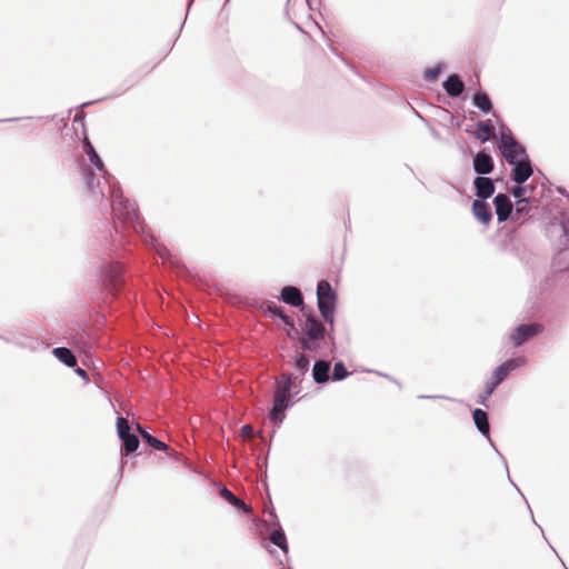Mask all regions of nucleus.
Instances as JSON below:
<instances>
[{"mask_svg":"<svg viewBox=\"0 0 569 569\" xmlns=\"http://www.w3.org/2000/svg\"><path fill=\"white\" fill-rule=\"evenodd\" d=\"M52 353L60 362L69 368H74L78 365L76 355L67 347H57L52 350Z\"/></svg>","mask_w":569,"mask_h":569,"instance_id":"nucleus-22","label":"nucleus"},{"mask_svg":"<svg viewBox=\"0 0 569 569\" xmlns=\"http://www.w3.org/2000/svg\"><path fill=\"white\" fill-rule=\"evenodd\" d=\"M509 147H518V149L523 152V146L513 137L510 129L506 126L501 127L500 140L498 143V148L502 157L509 156Z\"/></svg>","mask_w":569,"mask_h":569,"instance_id":"nucleus-12","label":"nucleus"},{"mask_svg":"<svg viewBox=\"0 0 569 569\" xmlns=\"http://www.w3.org/2000/svg\"><path fill=\"white\" fill-rule=\"evenodd\" d=\"M477 129L479 132L476 133V138L481 142H488L496 136V129L492 124L491 120L479 121L477 123Z\"/></svg>","mask_w":569,"mask_h":569,"instance_id":"nucleus-23","label":"nucleus"},{"mask_svg":"<svg viewBox=\"0 0 569 569\" xmlns=\"http://www.w3.org/2000/svg\"><path fill=\"white\" fill-rule=\"evenodd\" d=\"M349 376V371L347 370L345 363L342 361H338L333 366L332 370V380L341 381Z\"/></svg>","mask_w":569,"mask_h":569,"instance_id":"nucleus-29","label":"nucleus"},{"mask_svg":"<svg viewBox=\"0 0 569 569\" xmlns=\"http://www.w3.org/2000/svg\"><path fill=\"white\" fill-rule=\"evenodd\" d=\"M293 366L300 376H305L309 371L310 360L308 356L300 353L297 356Z\"/></svg>","mask_w":569,"mask_h":569,"instance_id":"nucleus-28","label":"nucleus"},{"mask_svg":"<svg viewBox=\"0 0 569 569\" xmlns=\"http://www.w3.org/2000/svg\"><path fill=\"white\" fill-rule=\"evenodd\" d=\"M472 103L482 113H485V114L493 113V116H496V113L493 111L492 102L487 92L480 90L477 93H475L472 97Z\"/></svg>","mask_w":569,"mask_h":569,"instance_id":"nucleus-21","label":"nucleus"},{"mask_svg":"<svg viewBox=\"0 0 569 569\" xmlns=\"http://www.w3.org/2000/svg\"><path fill=\"white\" fill-rule=\"evenodd\" d=\"M442 87L447 94L451 98L460 97L466 89L463 81L456 73L448 76V78L443 81Z\"/></svg>","mask_w":569,"mask_h":569,"instance_id":"nucleus-17","label":"nucleus"},{"mask_svg":"<svg viewBox=\"0 0 569 569\" xmlns=\"http://www.w3.org/2000/svg\"><path fill=\"white\" fill-rule=\"evenodd\" d=\"M526 363L527 359L525 357H516L506 360L493 370L491 381L499 386L511 371L525 366Z\"/></svg>","mask_w":569,"mask_h":569,"instance_id":"nucleus-9","label":"nucleus"},{"mask_svg":"<svg viewBox=\"0 0 569 569\" xmlns=\"http://www.w3.org/2000/svg\"><path fill=\"white\" fill-rule=\"evenodd\" d=\"M419 399H438V398H445L443 396H425V395H420L418 397Z\"/></svg>","mask_w":569,"mask_h":569,"instance_id":"nucleus-39","label":"nucleus"},{"mask_svg":"<svg viewBox=\"0 0 569 569\" xmlns=\"http://www.w3.org/2000/svg\"><path fill=\"white\" fill-rule=\"evenodd\" d=\"M137 429L141 436V438L152 448L160 450V451H170V448L168 445H166L163 441H161L156 436L149 433L146 431L139 423H137Z\"/></svg>","mask_w":569,"mask_h":569,"instance_id":"nucleus-24","label":"nucleus"},{"mask_svg":"<svg viewBox=\"0 0 569 569\" xmlns=\"http://www.w3.org/2000/svg\"><path fill=\"white\" fill-rule=\"evenodd\" d=\"M270 517L272 518L270 521V526L276 527V529L270 535V541L274 546L280 548L284 553H288L287 537H286L283 529L281 528V526L279 523L278 517L274 513V511L270 512Z\"/></svg>","mask_w":569,"mask_h":569,"instance_id":"nucleus-13","label":"nucleus"},{"mask_svg":"<svg viewBox=\"0 0 569 569\" xmlns=\"http://www.w3.org/2000/svg\"><path fill=\"white\" fill-rule=\"evenodd\" d=\"M74 372H76L78 376H80L81 378H83V379L88 380V373H87V371H86L84 369H82V368H80V367H77V368L74 369Z\"/></svg>","mask_w":569,"mask_h":569,"instance_id":"nucleus-36","label":"nucleus"},{"mask_svg":"<svg viewBox=\"0 0 569 569\" xmlns=\"http://www.w3.org/2000/svg\"><path fill=\"white\" fill-rule=\"evenodd\" d=\"M516 488H517V491L519 492V495H522V491H520V488H518L517 486H516Z\"/></svg>","mask_w":569,"mask_h":569,"instance_id":"nucleus-44","label":"nucleus"},{"mask_svg":"<svg viewBox=\"0 0 569 569\" xmlns=\"http://www.w3.org/2000/svg\"><path fill=\"white\" fill-rule=\"evenodd\" d=\"M531 210V199H521L517 200L515 214L516 216H525L528 214Z\"/></svg>","mask_w":569,"mask_h":569,"instance_id":"nucleus-31","label":"nucleus"},{"mask_svg":"<svg viewBox=\"0 0 569 569\" xmlns=\"http://www.w3.org/2000/svg\"><path fill=\"white\" fill-rule=\"evenodd\" d=\"M493 204L496 208V213L499 222H505L509 218H511L513 212V204L506 193H498L493 198Z\"/></svg>","mask_w":569,"mask_h":569,"instance_id":"nucleus-10","label":"nucleus"},{"mask_svg":"<svg viewBox=\"0 0 569 569\" xmlns=\"http://www.w3.org/2000/svg\"><path fill=\"white\" fill-rule=\"evenodd\" d=\"M375 372H376L377 375L381 376V377H385V378H387V379L391 380L392 382H395V383H397L399 387H401L400 382H399L397 379L391 378L390 376H388V375H386V373H381V372H378V371H375Z\"/></svg>","mask_w":569,"mask_h":569,"instance_id":"nucleus-37","label":"nucleus"},{"mask_svg":"<svg viewBox=\"0 0 569 569\" xmlns=\"http://www.w3.org/2000/svg\"><path fill=\"white\" fill-rule=\"evenodd\" d=\"M477 200H486L495 193V183L492 179L479 176L473 180Z\"/></svg>","mask_w":569,"mask_h":569,"instance_id":"nucleus-15","label":"nucleus"},{"mask_svg":"<svg viewBox=\"0 0 569 569\" xmlns=\"http://www.w3.org/2000/svg\"><path fill=\"white\" fill-rule=\"evenodd\" d=\"M528 188L527 186H523V184H518L516 187H513L511 190H510V193L517 199V200H521V199H531V196H527V192H528Z\"/></svg>","mask_w":569,"mask_h":569,"instance_id":"nucleus-32","label":"nucleus"},{"mask_svg":"<svg viewBox=\"0 0 569 569\" xmlns=\"http://www.w3.org/2000/svg\"><path fill=\"white\" fill-rule=\"evenodd\" d=\"M472 164L475 172L480 176L489 174L495 169V162L491 154L485 150L479 151L473 156Z\"/></svg>","mask_w":569,"mask_h":569,"instance_id":"nucleus-11","label":"nucleus"},{"mask_svg":"<svg viewBox=\"0 0 569 569\" xmlns=\"http://www.w3.org/2000/svg\"><path fill=\"white\" fill-rule=\"evenodd\" d=\"M527 187H529V188H528L527 196H531V201H533V200H535L533 192H535L536 187H535V186H532V184H528Z\"/></svg>","mask_w":569,"mask_h":569,"instance_id":"nucleus-38","label":"nucleus"},{"mask_svg":"<svg viewBox=\"0 0 569 569\" xmlns=\"http://www.w3.org/2000/svg\"><path fill=\"white\" fill-rule=\"evenodd\" d=\"M241 433L243 437L250 438L253 436V428L250 425H244L241 427Z\"/></svg>","mask_w":569,"mask_h":569,"instance_id":"nucleus-34","label":"nucleus"},{"mask_svg":"<svg viewBox=\"0 0 569 569\" xmlns=\"http://www.w3.org/2000/svg\"><path fill=\"white\" fill-rule=\"evenodd\" d=\"M86 114L82 110L78 111L73 118V122H79L81 126H83V119Z\"/></svg>","mask_w":569,"mask_h":569,"instance_id":"nucleus-35","label":"nucleus"},{"mask_svg":"<svg viewBox=\"0 0 569 569\" xmlns=\"http://www.w3.org/2000/svg\"><path fill=\"white\" fill-rule=\"evenodd\" d=\"M295 387L291 375H282L278 381L272 408L269 412V419L279 428L284 419V412L293 406L291 390Z\"/></svg>","mask_w":569,"mask_h":569,"instance_id":"nucleus-2","label":"nucleus"},{"mask_svg":"<svg viewBox=\"0 0 569 569\" xmlns=\"http://www.w3.org/2000/svg\"><path fill=\"white\" fill-rule=\"evenodd\" d=\"M445 68V63L439 62L432 68H427L423 72V79L428 82L436 81Z\"/></svg>","mask_w":569,"mask_h":569,"instance_id":"nucleus-27","label":"nucleus"},{"mask_svg":"<svg viewBox=\"0 0 569 569\" xmlns=\"http://www.w3.org/2000/svg\"><path fill=\"white\" fill-rule=\"evenodd\" d=\"M267 311L270 312L271 315H273L274 317H278L280 318L286 326H289L290 328H292L296 332H298V330L296 329L295 327V322L293 320L287 316L283 310L277 306L276 303L273 302H270L268 306H267Z\"/></svg>","mask_w":569,"mask_h":569,"instance_id":"nucleus-25","label":"nucleus"},{"mask_svg":"<svg viewBox=\"0 0 569 569\" xmlns=\"http://www.w3.org/2000/svg\"><path fill=\"white\" fill-rule=\"evenodd\" d=\"M503 159L512 167L511 179L517 184H523L532 176L533 168L529 156L520 159V161H515L510 154L503 157Z\"/></svg>","mask_w":569,"mask_h":569,"instance_id":"nucleus-7","label":"nucleus"},{"mask_svg":"<svg viewBox=\"0 0 569 569\" xmlns=\"http://www.w3.org/2000/svg\"><path fill=\"white\" fill-rule=\"evenodd\" d=\"M510 156L513 158L515 161H520V159H525L528 157V153L526 149L523 148V152H521L518 147H509Z\"/></svg>","mask_w":569,"mask_h":569,"instance_id":"nucleus-33","label":"nucleus"},{"mask_svg":"<svg viewBox=\"0 0 569 569\" xmlns=\"http://www.w3.org/2000/svg\"><path fill=\"white\" fill-rule=\"evenodd\" d=\"M323 340H308L307 338H299L300 348L303 351L317 352Z\"/></svg>","mask_w":569,"mask_h":569,"instance_id":"nucleus-30","label":"nucleus"},{"mask_svg":"<svg viewBox=\"0 0 569 569\" xmlns=\"http://www.w3.org/2000/svg\"><path fill=\"white\" fill-rule=\"evenodd\" d=\"M543 330L540 323H522L515 328L510 335V340L515 347H520L529 339L538 336Z\"/></svg>","mask_w":569,"mask_h":569,"instance_id":"nucleus-8","label":"nucleus"},{"mask_svg":"<svg viewBox=\"0 0 569 569\" xmlns=\"http://www.w3.org/2000/svg\"><path fill=\"white\" fill-rule=\"evenodd\" d=\"M472 213L483 224H488L492 219L491 208L485 200H473Z\"/></svg>","mask_w":569,"mask_h":569,"instance_id":"nucleus-18","label":"nucleus"},{"mask_svg":"<svg viewBox=\"0 0 569 569\" xmlns=\"http://www.w3.org/2000/svg\"><path fill=\"white\" fill-rule=\"evenodd\" d=\"M312 378L316 383H326L330 379V362L327 360H317L312 368Z\"/></svg>","mask_w":569,"mask_h":569,"instance_id":"nucleus-19","label":"nucleus"},{"mask_svg":"<svg viewBox=\"0 0 569 569\" xmlns=\"http://www.w3.org/2000/svg\"><path fill=\"white\" fill-rule=\"evenodd\" d=\"M472 419H473V422H475L478 431L483 437H486L489 440V442L491 443V446L495 448L492 440L490 438V423H489L488 413L485 410L477 408L472 411Z\"/></svg>","mask_w":569,"mask_h":569,"instance_id":"nucleus-16","label":"nucleus"},{"mask_svg":"<svg viewBox=\"0 0 569 569\" xmlns=\"http://www.w3.org/2000/svg\"><path fill=\"white\" fill-rule=\"evenodd\" d=\"M117 432L122 442L121 453L123 456H129L139 448L140 440L138 436L131 431L129 421L121 416L117 418Z\"/></svg>","mask_w":569,"mask_h":569,"instance_id":"nucleus-6","label":"nucleus"},{"mask_svg":"<svg viewBox=\"0 0 569 569\" xmlns=\"http://www.w3.org/2000/svg\"><path fill=\"white\" fill-rule=\"evenodd\" d=\"M16 120H18V118L7 119V121H16Z\"/></svg>","mask_w":569,"mask_h":569,"instance_id":"nucleus-42","label":"nucleus"},{"mask_svg":"<svg viewBox=\"0 0 569 569\" xmlns=\"http://www.w3.org/2000/svg\"><path fill=\"white\" fill-rule=\"evenodd\" d=\"M100 281L116 297L126 286L124 270L120 262H104L100 269Z\"/></svg>","mask_w":569,"mask_h":569,"instance_id":"nucleus-4","label":"nucleus"},{"mask_svg":"<svg viewBox=\"0 0 569 569\" xmlns=\"http://www.w3.org/2000/svg\"><path fill=\"white\" fill-rule=\"evenodd\" d=\"M83 143L90 162L103 173V181H101L90 168L86 169L84 179L88 191L97 201L107 200V203L101 210L110 209L114 221L113 230L116 236L122 239L121 228H131L141 237L147 246L154 249L161 259L173 263L167 247L159 243L157 238L146 230V226L141 221L137 208L123 197L121 188L112 181L113 178L111 174L107 173L103 161L87 137Z\"/></svg>","mask_w":569,"mask_h":569,"instance_id":"nucleus-1","label":"nucleus"},{"mask_svg":"<svg viewBox=\"0 0 569 569\" xmlns=\"http://www.w3.org/2000/svg\"><path fill=\"white\" fill-rule=\"evenodd\" d=\"M317 301L318 309L323 318V321L333 329L335 312L337 306V293L332 289L328 280H320L317 284Z\"/></svg>","mask_w":569,"mask_h":569,"instance_id":"nucleus-3","label":"nucleus"},{"mask_svg":"<svg viewBox=\"0 0 569 569\" xmlns=\"http://www.w3.org/2000/svg\"><path fill=\"white\" fill-rule=\"evenodd\" d=\"M516 488H517V491L519 492V495H522V491H520V488H518L517 486H516Z\"/></svg>","mask_w":569,"mask_h":569,"instance_id":"nucleus-43","label":"nucleus"},{"mask_svg":"<svg viewBox=\"0 0 569 569\" xmlns=\"http://www.w3.org/2000/svg\"><path fill=\"white\" fill-rule=\"evenodd\" d=\"M279 299L292 307H302L303 306V296L301 290L295 286H284L281 289Z\"/></svg>","mask_w":569,"mask_h":569,"instance_id":"nucleus-14","label":"nucleus"},{"mask_svg":"<svg viewBox=\"0 0 569 569\" xmlns=\"http://www.w3.org/2000/svg\"><path fill=\"white\" fill-rule=\"evenodd\" d=\"M498 386L492 381H487L485 385V390L478 395L477 402L481 406L487 407L488 398L493 393L495 389Z\"/></svg>","mask_w":569,"mask_h":569,"instance_id":"nucleus-26","label":"nucleus"},{"mask_svg":"<svg viewBox=\"0 0 569 569\" xmlns=\"http://www.w3.org/2000/svg\"><path fill=\"white\" fill-rule=\"evenodd\" d=\"M495 450H496L497 455H499V457L502 459V461H503V463H505V467H506V471H507V473H508V477L510 478V476H509V470H508V466H507V462H506L505 458L502 457V455L500 453V451H498L496 448H495Z\"/></svg>","mask_w":569,"mask_h":569,"instance_id":"nucleus-40","label":"nucleus"},{"mask_svg":"<svg viewBox=\"0 0 569 569\" xmlns=\"http://www.w3.org/2000/svg\"><path fill=\"white\" fill-rule=\"evenodd\" d=\"M92 103H93V102H91V101H89V102H84V103H82V104H81V109H82V108H84V107H88V106H90V104H92Z\"/></svg>","mask_w":569,"mask_h":569,"instance_id":"nucleus-41","label":"nucleus"},{"mask_svg":"<svg viewBox=\"0 0 569 569\" xmlns=\"http://www.w3.org/2000/svg\"><path fill=\"white\" fill-rule=\"evenodd\" d=\"M326 337H328L331 351H335L337 348L335 337L327 331L325 325L317 316L309 315L306 318L300 338H307L308 340H325Z\"/></svg>","mask_w":569,"mask_h":569,"instance_id":"nucleus-5","label":"nucleus"},{"mask_svg":"<svg viewBox=\"0 0 569 569\" xmlns=\"http://www.w3.org/2000/svg\"><path fill=\"white\" fill-rule=\"evenodd\" d=\"M219 495L231 506L242 510L244 513H250L252 511L251 507H249L242 499L234 496L226 486H221L219 488Z\"/></svg>","mask_w":569,"mask_h":569,"instance_id":"nucleus-20","label":"nucleus"}]
</instances>
